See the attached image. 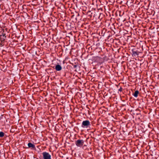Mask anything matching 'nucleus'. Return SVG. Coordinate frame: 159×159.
I'll return each mask as SVG.
<instances>
[{"label": "nucleus", "mask_w": 159, "mask_h": 159, "mask_svg": "<svg viewBox=\"0 0 159 159\" xmlns=\"http://www.w3.org/2000/svg\"><path fill=\"white\" fill-rule=\"evenodd\" d=\"M83 0H81L80 1V9H81L82 11H85L88 10L87 5Z\"/></svg>", "instance_id": "f257e3e1"}, {"label": "nucleus", "mask_w": 159, "mask_h": 159, "mask_svg": "<svg viewBox=\"0 0 159 159\" xmlns=\"http://www.w3.org/2000/svg\"><path fill=\"white\" fill-rule=\"evenodd\" d=\"M91 125L90 122L88 120L84 121L81 125L82 127L83 128H87Z\"/></svg>", "instance_id": "f03ea898"}, {"label": "nucleus", "mask_w": 159, "mask_h": 159, "mask_svg": "<svg viewBox=\"0 0 159 159\" xmlns=\"http://www.w3.org/2000/svg\"><path fill=\"white\" fill-rule=\"evenodd\" d=\"M102 58L100 57L97 56L95 57V61L99 64H101L104 61V58Z\"/></svg>", "instance_id": "7ed1b4c3"}, {"label": "nucleus", "mask_w": 159, "mask_h": 159, "mask_svg": "<svg viewBox=\"0 0 159 159\" xmlns=\"http://www.w3.org/2000/svg\"><path fill=\"white\" fill-rule=\"evenodd\" d=\"M6 34L4 33V30H3L2 34L0 35V41L2 43L4 42L6 39Z\"/></svg>", "instance_id": "20e7f679"}, {"label": "nucleus", "mask_w": 159, "mask_h": 159, "mask_svg": "<svg viewBox=\"0 0 159 159\" xmlns=\"http://www.w3.org/2000/svg\"><path fill=\"white\" fill-rule=\"evenodd\" d=\"M42 154L44 159H51V156L48 152H44Z\"/></svg>", "instance_id": "39448f33"}, {"label": "nucleus", "mask_w": 159, "mask_h": 159, "mask_svg": "<svg viewBox=\"0 0 159 159\" xmlns=\"http://www.w3.org/2000/svg\"><path fill=\"white\" fill-rule=\"evenodd\" d=\"M79 14L78 13L76 16H75L74 15L73 16V17L75 18L73 21L75 23H76L77 24L80 22V18L79 17Z\"/></svg>", "instance_id": "423d86ee"}, {"label": "nucleus", "mask_w": 159, "mask_h": 159, "mask_svg": "<svg viewBox=\"0 0 159 159\" xmlns=\"http://www.w3.org/2000/svg\"><path fill=\"white\" fill-rule=\"evenodd\" d=\"M83 15H87L90 18L92 17V13L90 11H88V10L82 12Z\"/></svg>", "instance_id": "0eeeda50"}, {"label": "nucleus", "mask_w": 159, "mask_h": 159, "mask_svg": "<svg viewBox=\"0 0 159 159\" xmlns=\"http://www.w3.org/2000/svg\"><path fill=\"white\" fill-rule=\"evenodd\" d=\"M74 112L75 113V115L76 116H78L80 115V111L79 109L77 108H75L73 110Z\"/></svg>", "instance_id": "6e6552de"}, {"label": "nucleus", "mask_w": 159, "mask_h": 159, "mask_svg": "<svg viewBox=\"0 0 159 159\" xmlns=\"http://www.w3.org/2000/svg\"><path fill=\"white\" fill-rule=\"evenodd\" d=\"M28 146L29 148H32L34 150H35L36 149L35 145L31 143H28Z\"/></svg>", "instance_id": "1a4fd4ad"}, {"label": "nucleus", "mask_w": 159, "mask_h": 159, "mask_svg": "<svg viewBox=\"0 0 159 159\" xmlns=\"http://www.w3.org/2000/svg\"><path fill=\"white\" fill-rule=\"evenodd\" d=\"M62 69L61 66L59 64L56 65L55 67V69L57 71H60Z\"/></svg>", "instance_id": "9d476101"}, {"label": "nucleus", "mask_w": 159, "mask_h": 159, "mask_svg": "<svg viewBox=\"0 0 159 159\" xmlns=\"http://www.w3.org/2000/svg\"><path fill=\"white\" fill-rule=\"evenodd\" d=\"M83 110H81L80 109V111H80V116H81V114H82L83 116L85 115V116H86V110L85 109H84L83 108H82Z\"/></svg>", "instance_id": "9b49d317"}, {"label": "nucleus", "mask_w": 159, "mask_h": 159, "mask_svg": "<svg viewBox=\"0 0 159 159\" xmlns=\"http://www.w3.org/2000/svg\"><path fill=\"white\" fill-rule=\"evenodd\" d=\"M132 51L133 54L134 56H138L139 55V52L135 50L134 49H133Z\"/></svg>", "instance_id": "f8f14e48"}, {"label": "nucleus", "mask_w": 159, "mask_h": 159, "mask_svg": "<svg viewBox=\"0 0 159 159\" xmlns=\"http://www.w3.org/2000/svg\"><path fill=\"white\" fill-rule=\"evenodd\" d=\"M139 93V91L138 90H137L135 91L134 93L133 94V95L134 97H137L138 96V94Z\"/></svg>", "instance_id": "ddd939ff"}, {"label": "nucleus", "mask_w": 159, "mask_h": 159, "mask_svg": "<svg viewBox=\"0 0 159 159\" xmlns=\"http://www.w3.org/2000/svg\"><path fill=\"white\" fill-rule=\"evenodd\" d=\"M1 70L5 72L7 71V68L5 67V66H3L2 69H1Z\"/></svg>", "instance_id": "4468645a"}, {"label": "nucleus", "mask_w": 159, "mask_h": 159, "mask_svg": "<svg viewBox=\"0 0 159 159\" xmlns=\"http://www.w3.org/2000/svg\"><path fill=\"white\" fill-rule=\"evenodd\" d=\"M19 34H16V37H15V38H16L17 39H19V40H22V38H20V35H18Z\"/></svg>", "instance_id": "2eb2a0df"}, {"label": "nucleus", "mask_w": 159, "mask_h": 159, "mask_svg": "<svg viewBox=\"0 0 159 159\" xmlns=\"http://www.w3.org/2000/svg\"><path fill=\"white\" fill-rule=\"evenodd\" d=\"M4 135V133L2 131L0 132V138H2Z\"/></svg>", "instance_id": "dca6fc26"}, {"label": "nucleus", "mask_w": 159, "mask_h": 159, "mask_svg": "<svg viewBox=\"0 0 159 159\" xmlns=\"http://www.w3.org/2000/svg\"><path fill=\"white\" fill-rule=\"evenodd\" d=\"M76 144L77 146H80V139H78L76 142Z\"/></svg>", "instance_id": "f3484780"}, {"label": "nucleus", "mask_w": 159, "mask_h": 159, "mask_svg": "<svg viewBox=\"0 0 159 159\" xmlns=\"http://www.w3.org/2000/svg\"><path fill=\"white\" fill-rule=\"evenodd\" d=\"M15 37H16V34H12L11 36V38L12 39H14Z\"/></svg>", "instance_id": "a211bd4d"}, {"label": "nucleus", "mask_w": 159, "mask_h": 159, "mask_svg": "<svg viewBox=\"0 0 159 159\" xmlns=\"http://www.w3.org/2000/svg\"><path fill=\"white\" fill-rule=\"evenodd\" d=\"M84 143V141L83 140H80V146L83 145Z\"/></svg>", "instance_id": "6ab92c4d"}, {"label": "nucleus", "mask_w": 159, "mask_h": 159, "mask_svg": "<svg viewBox=\"0 0 159 159\" xmlns=\"http://www.w3.org/2000/svg\"><path fill=\"white\" fill-rule=\"evenodd\" d=\"M74 130L76 131H77V132H79V129H78V128L77 127H75V128H74Z\"/></svg>", "instance_id": "aec40b11"}, {"label": "nucleus", "mask_w": 159, "mask_h": 159, "mask_svg": "<svg viewBox=\"0 0 159 159\" xmlns=\"http://www.w3.org/2000/svg\"><path fill=\"white\" fill-rule=\"evenodd\" d=\"M123 90V89L121 87H120V88L118 89V91L120 92H122Z\"/></svg>", "instance_id": "412c9836"}, {"label": "nucleus", "mask_w": 159, "mask_h": 159, "mask_svg": "<svg viewBox=\"0 0 159 159\" xmlns=\"http://www.w3.org/2000/svg\"><path fill=\"white\" fill-rule=\"evenodd\" d=\"M84 25H85V24L83 25V24H82L81 25V27L82 28H84L85 29H86V27L84 26Z\"/></svg>", "instance_id": "4be33fe9"}, {"label": "nucleus", "mask_w": 159, "mask_h": 159, "mask_svg": "<svg viewBox=\"0 0 159 159\" xmlns=\"http://www.w3.org/2000/svg\"><path fill=\"white\" fill-rule=\"evenodd\" d=\"M4 44L3 43H1L0 41V46H4Z\"/></svg>", "instance_id": "5701e85b"}, {"label": "nucleus", "mask_w": 159, "mask_h": 159, "mask_svg": "<svg viewBox=\"0 0 159 159\" xmlns=\"http://www.w3.org/2000/svg\"><path fill=\"white\" fill-rule=\"evenodd\" d=\"M87 148V146L86 145H84L83 147V149H86V148Z\"/></svg>", "instance_id": "b1692460"}, {"label": "nucleus", "mask_w": 159, "mask_h": 159, "mask_svg": "<svg viewBox=\"0 0 159 159\" xmlns=\"http://www.w3.org/2000/svg\"><path fill=\"white\" fill-rule=\"evenodd\" d=\"M3 30H4V33L5 32V31L8 32V29L7 28H6L5 29V30L3 29Z\"/></svg>", "instance_id": "393cba45"}, {"label": "nucleus", "mask_w": 159, "mask_h": 159, "mask_svg": "<svg viewBox=\"0 0 159 159\" xmlns=\"http://www.w3.org/2000/svg\"><path fill=\"white\" fill-rule=\"evenodd\" d=\"M77 67H79V65H75L74 66V67L75 68H76Z\"/></svg>", "instance_id": "a878e982"}, {"label": "nucleus", "mask_w": 159, "mask_h": 159, "mask_svg": "<svg viewBox=\"0 0 159 159\" xmlns=\"http://www.w3.org/2000/svg\"><path fill=\"white\" fill-rule=\"evenodd\" d=\"M81 93H80V95L81 96V98L82 97V94H81Z\"/></svg>", "instance_id": "bb28decb"}, {"label": "nucleus", "mask_w": 159, "mask_h": 159, "mask_svg": "<svg viewBox=\"0 0 159 159\" xmlns=\"http://www.w3.org/2000/svg\"><path fill=\"white\" fill-rule=\"evenodd\" d=\"M137 114V115H141V114Z\"/></svg>", "instance_id": "cd10ccee"}, {"label": "nucleus", "mask_w": 159, "mask_h": 159, "mask_svg": "<svg viewBox=\"0 0 159 159\" xmlns=\"http://www.w3.org/2000/svg\"><path fill=\"white\" fill-rule=\"evenodd\" d=\"M81 100H80V103H81Z\"/></svg>", "instance_id": "c85d7f7f"}, {"label": "nucleus", "mask_w": 159, "mask_h": 159, "mask_svg": "<svg viewBox=\"0 0 159 159\" xmlns=\"http://www.w3.org/2000/svg\"><path fill=\"white\" fill-rule=\"evenodd\" d=\"M87 111H88L89 112V110H87Z\"/></svg>", "instance_id": "c756f323"}, {"label": "nucleus", "mask_w": 159, "mask_h": 159, "mask_svg": "<svg viewBox=\"0 0 159 159\" xmlns=\"http://www.w3.org/2000/svg\"><path fill=\"white\" fill-rule=\"evenodd\" d=\"M75 71H77V69H76V70H75Z\"/></svg>", "instance_id": "7c9ffc66"}, {"label": "nucleus", "mask_w": 159, "mask_h": 159, "mask_svg": "<svg viewBox=\"0 0 159 159\" xmlns=\"http://www.w3.org/2000/svg\"><path fill=\"white\" fill-rule=\"evenodd\" d=\"M83 30V29L81 30Z\"/></svg>", "instance_id": "2f4dec72"}, {"label": "nucleus", "mask_w": 159, "mask_h": 159, "mask_svg": "<svg viewBox=\"0 0 159 159\" xmlns=\"http://www.w3.org/2000/svg\"><path fill=\"white\" fill-rule=\"evenodd\" d=\"M80 36V34H79L78 36Z\"/></svg>", "instance_id": "473e14b6"}, {"label": "nucleus", "mask_w": 159, "mask_h": 159, "mask_svg": "<svg viewBox=\"0 0 159 159\" xmlns=\"http://www.w3.org/2000/svg\"><path fill=\"white\" fill-rule=\"evenodd\" d=\"M1 88V87L0 86V88Z\"/></svg>", "instance_id": "72a5a7b5"}]
</instances>
